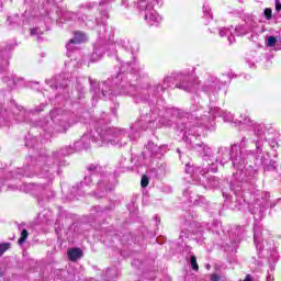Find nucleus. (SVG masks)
I'll use <instances>...</instances> for the list:
<instances>
[{
    "label": "nucleus",
    "instance_id": "obj_1",
    "mask_svg": "<svg viewBox=\"0 0 281 281\" xmlns=\"http://www.w3.org/2000/svg\"><path fill=\"white\" fill-rule=\"evenodd\" d=\"M138 128L146 131V128H157L155 121H149V126H144V121H138L131 127V132H126V130H122L120 127H100L97 126L94 131L85 134L79 140L74 144V147H66L60 150V155L64 157L67 155H71L77 150H82L83 148H88L91 144V140L94 142L98 146H117L122 148V146H126L130 142H137L139 137ZM75 148V149H74Z\"/></svg>",
    "mask_w": 281,
    "mask_h": 281
},
{
    "label": "nucleus",
    "instance_id": "obj_2",
    "mask_svg": "<svg viewBox=\"0 0 281 281\" xmlns=\"http://www.w3.org/2000/svg\"><path fill=\"white\" fill-rule=\"evenodd\" d=\"M229 159H232L233 167L237 170L233 175L235 180L231 184V190L238 196V192L243 190L241 183L248 182L251 177H256V169H254V166L248 165L249 161L247 160L251 159V154L245 150L243 142L240 145H233L231 150L227 149V147L218 149L216 161H220L222 166H225Z\"/></svg>",
    "mask_w": 281,
    "mask_h": 281
},
{
    "label": "nucleus",
    "instance_id": "obj_3",
    "mask_svg": "<svg viewBox=\"0 0 281 281\" xmlns=\"http://www.w3.org/2000/svg\"><path fill=\"white\" fill-rule=\"evenodd\" d=\"M238 122L249 128H254L256 137L250 140L244 137L241 139V146H244L246 153L250 154L251 159H258V157L262 155V146H265L267 139L265 136V124L256 123L249 115H247V113L240 114Z\"/></svg>",
    "mask_w": 281,
    "mask_h": 281
},
{
    "label": "nucleus",
    "instance_id": "obj_4",
    "mask_svg": "<svg viewBox=\"0 0 281 281\" xmlns=\"http://www.w3.org/2000/svg\"><path fill=\"white\" fill-rule=\"evenodd\" d=\"M179 130L181 131V133H183L182 139L183 142H186V144H188L189 148H193V150H196V153L203 155L204 160L206 161V166H211L210 169H207V167H204L202 170H209V172H216V170H218V166L212 162V159H205V157H212V148L205 145V143H201L199 140V137H201V135L196 134L199 133L198 127L193 126L191 128H187L186 126L181 125L179 126Z\"/></svg>",
    "mask_w": 281,
    "mask_h": 281
},
{
    "label": "nucleus",
    "instance_id": "obj_5",
    "mask_svg": "<svg viewBox=\"0 0 281 281\" xmlns=\"http://www.w3.org/2000/svg\"><path fill=\"white\" fill-rule=\"evenodd\" d=\"M74 114H69L61 109H55L50 111L49 117L42 124V128L46 134V138L52 137L54 133H66L67 128L76 124V121H71Z\"/></svg>",
    "mask_w": 281,
    "mask_h": 281
},
{
    "label": "nucleus",
    "instance_id": "obj_6",
    "mask_svg": "<svg viewBox=\"0 0 281 281\" xmlns=\"http://www.w3.org/2000/svg\"><path fill=\"white\" fill-rule=\"evenodd\" d=\"M210 170L201 169L199 166L186 165V175L189 176V183L193 181V183L199 184L201 183L204 188H218V179L214 177L205 179V175H207Z\"/></svg>",
    "mask_w": 281,
    "mask_h": 281
},
{
    "label": "nucleus",
    "instance_id": "obj_7",
    "mask_svg": "<svg viewBox=\"0 0 281 281\" xmlns=\"http://www.w3.org/2000/svg\"><path fill=\"white\" fill-rule=\"evenodd\" d=\"M215 117H223L224 122H234L235 124H240V122H238L240 116L234 121V114H232V112L223 111L220 108H214L211 109L207 114L201 115L200 125L210 128V122H213Z\"/></svg>",
    "mask_w": 281,
    "mask_h": 281
},
{
    "label": "nucleus",
    "instance_id": "obj_8",
    "mask_svg": "<svg viewBox=\"0 0 281 281\" xmlns=\"http://www.w3.org/2000/svg\"><path fill=\"white\" fill-rule=\"evenodd\" d=\"M165 153H168V145H155V143L149 142L146 145L145 151H143V155L145 157H151V158H156V159H161L162 155Z\"/></svg>",
    "mask_w": 281,
    "mask_h": 281
},
{
    "label": "nucleus",
    "instance_id": "obj_9",
    "mask_svg": "<svg viewBox=\"0 0 281 281\" xmlns=\"http://www.w3.org/2000/svg\"><path fill=\"white\" fill-rule=\"evenodd\" d=\"M260 159V164L265 166V170H276L279 175H281L280 168L281 166L278 165V161L276 160H268L267 157L262 156V154L259 155V157L256 158H249L248 161H258Z\"/></svg>",
    "mask_w": 281,
    "mask_h": 281
},
{
    "label": "nucleus",
    "instance_id": "obj_10",
    "mask_svg": "<svg viewBox=\"0 0 281 281\" xmlns=\"http://www.w3.org/2000/svg\"><path fill=\"white\" fill-rule=\"evenodd\" d=\"M92 181H93V178L91 176H86L83 181L77 184V187L72 188V192H75L79 196H82L85 192H89V188H91Z\"/></svg>",
    "mask_w": 281,
    "mask_h": 281
},
{
    "label": "nucleus",
    "instance_id": "obj_11",
    "mask_svg": "<svg viewBox=\"0 0 281 281\" xmlns=\"http://www.w3.org/2000/svg\"><path fill=\"white\" fill-rule=\"evenodd\" d=\"M47 164H52V157H40L37 160L36 170H41L40 177H49L47 172H49V166Z\"/></svg>",
    "mask_w": 281,
    "mask_h": 281
},
{
    "label": "nucleus",
    "instance_id": "obj_12",
    "mask_svg": "<svg viewBox=\"0 0 281 281\" xmlns=\"http://www.w3.org/2000/svg\"><path fill=\"white\" fill-rule=\"evenodd\" d=\"M183 196L189 201V203H192L193 205H201L205 201L203 195H199L193 191H189V189L183 191Z\"/></svg>",
    "mask_w": 281,
    "mask_h": 281
},
{
    "label": "nucleus",
    "instance_id": "obj_13",
    "mask_svg": "<svg viewBox=\"0 0 281 281\" xmlns=\"http://www.w3.org/2000/svg\"><path fill=\"white\" fill-rule=\"evenodd\" d=\"M271 196V194L269 192H261V200L263 201V203H266V205L268 207H277L278 210H281V199L271 202L269 205V198Z\"/></svg>",
    "mask_w": 281,
    "mask_h": 281
},
{
    "label": "nucleus",
    "instance_id": "obj_14",
    "mask_svg": "<svg viewBox=\"0 0 281 281\" xmlns=\"http://www.w3.org/2000/svg\"><path fill=\"white\" fill-rule=\"evenodd\" d=\"M262 233L255 228L254 240L257 248V251H265V244H262Z\"/></svg>",
    "mask_w": 281,
    "mask_h": 281
},
{
    "label": "nucleus",
    "instance_id": "obj_15",
    "mask_svg": "<svg viewBox=\"0 0 281 281\" xmlns=\"http://www.w3.org/2000/svg\"><path fill=\"white\" fill-rule=\"evenodd\" d=\"M75 37L69 40L68 45H80L85 43V33L82 31H75Z\"/></svg>",
    "mask_w": 281,
    "mask_h": 281
},
{
    "label": "nucleus",
    "instance_id": "obj_16",
    "mask_svg": "<svg viewBox=\"0 0 281 281\" xmlns=\"http://www.w3.org/2000/svg\"><path fill=\"white\" fill-rule=\"evenodd\" d=\"M99 190L102 191V194H99V196H104L105 192H111L113 190L114 186L109 183V180H101L98 182Z\"/></svg>",
    "mask_w": 281,
    "mask_h": 281
},
{
    "label": "nucleus",
    "instance_id": "obj_17",
    "mask_svg": "<svg viewBox=\"0 0 281 281\" xmlns=\"http://www.w3.org/2000/svg\"><path fill=\"white\" fill-rule=\"evenodd\" d=\"M68 258L72 262H76V260H79V258H82V249L80 248H71L68 250Z\"/></svg>",
    "mask_w": 281,
    "mask_h": 281
},
{
    "label": "nucleus",
    "instance_id": "obj_18",
    "mask_svg": "<svg viewBox=\"0 0 281 281\" xmlns=\"http://www.w3.org/2000/svg\"><path fill=\"white\" fill-rule=\"evenodd\" d=\"M3 82H7L8 87H10V89H13L14 87H19L21 80L15 81L14 79H10V77H7L3 79Z\"/></svg>",
    "mask_w": 281,
    "mask_h": 281
},
{
    "label": "nucleus",
    "instance_id": "obj_19",
    "mask_svg": "<svg viewBox=\"0 0 281 281\" xmlns=\"http://www.w3.org/2000/svg\"><path fill=\"white\" fill-rule=\"evenodd\" d=\"M27 236H29L27 229H23L21 233V237L18 240V244L19 245L25 244V241L27 240Z\"/></svg>",
    "mask_w": 281,
    "mask_h": 281
},
{
    "label": "nucleus",
    "instance_id": "obj_20",
    "mask_svg": "<svg viewBox=\"0 0 281 281\" xmlns=\"http://www.w3.org/2000/svg\"><path fill=\"white\" fill-rule=\"evenodd\" d=\"M263 14L267 21H271L273 19V11L271 10V8L265 9Z\"/></svg>",
    "mask_w": 281,
    "mask_h": 281
},
{
    "label": "nucleus",
    "instance_id": "obj_21",
    "mask_svg": "<svg viewBox=\"0 0 281 281\" xmlns=\"http://www.w3.org/2000/svg\"><path fill=\"white\" fill-rule=\"evenodd\" d=\"M105 276L108 278H117V270L115 268L108 269Z\"/></svg>",
    "mask_w": 281,
    "mask_h": 281
},
{
    "label": "nucleus",
    "instance_id": "obj_22",
    "mask_svg": "<svg viewBox=\"0 0 281 281\" xmlns=\"http://www.w3.org/2000/svg\"><path fill=\"white\" fill-rule=\"evenodd\" d=\"M190 261H191V269H193V271H199V263H196V257L191 256Z\"/></svg>",
    "mask_w": 281,
    "mask_h": 281
},
{
    "label": "nucleus",
    "instance_id": "obj_23",
    "mask_svg": "<svg viewBox=\"0 0 281 281\" xmlns=\"http://www.w3.org/2000/svg\"><path fill=\"white\" fill-rule=\"evenodd\" d=\"M8 249H10V243L0 244V256H3Z\"/></svg>",
    "mask_w": 281,
    "mask_h": 281
},
{
    "label": "nucleus",
    "instance_id": "obj_24",
    "mask_svg": "<svg viewBox=\"0 0 281 281\" xmlns=\"http://www.w3.org/2000/svg\"><path fill=\"white\" fill-rule=\"evenodd\" d=\"M277 43H278V40L274 36H269L268 37L269 47H274Z\"/></svg>",
    "mask_w": 281,
    "mask_h": 281
},
{
    "label": "nucleus",
    "instance_id": "obj_25",
    "mask_svg": "<svg viewBox=\"0 0 281 281\" xmlns=\"http://www.w3.org/2000/svg\"><path fill=\"white\" fill-rule=\"evenodd\" d=\"M190 87H192V83H189V86H187L186 83H180L178 86L179 89H183L184 91H192Z\"/></svg>",
    "mask_w": 281,
    "mask_h": 281
},
{
    "label": "nucleus",
    "instance_id": "obj_26",
    "mask_svg": "<svg viewBox=\"0 0 281 281\" xmlns=\"http://www.w3.org/2000/svg\"><path fill=\"white\" fill-rule=\"evenodd\" d=\"M140 186H142V188H147L148 187V177L147 176L142 177Z\"/></svg>",
    "mask_w": 281,
    "mask_h": 281
},
{
    "label": "nucleus",
    "instance_id": "obj_27",
    "mask_svg": "<svg viewBox=\"0 0 281 281\" xmlns=\"http://www.w3.org/2000/svg\"><path fill=\"white\" fill-rule=\"evenodd\" d=\"M148 19L149 21H157V15H155L154 13H150L149 15L146 14L145 20L148 21Z\"/></svg>",
    "mask_w": 281,
    "mask_h": 281
},
{
    "label": "nucleus",
    "instance_id": "obj_28",
    "mask_svg": "<svg viewBox=\"0 0 281 281\" xmlns=\"http://www.w3.org/2000/svg\"><path fill=\"white\" fill-rule=\"evenodd\" d=\"M267 281H273V268H271V270L268 271Z\"/></svg>",
    "mask_w": 281,
    "mask_h": 281
},
{
    "label": "nucleus",
    "instance_id": "obj_29",
    "mask_svg": "<svg viewBox=\"0 0 281 281\" xmlns=\"http://www.w3.org/2000/svg\"><path fill=\"white\" fill-rule=\"evenodd\" d=\"M159 122L162 126H172V123L170 121H166V119H161Z\"/></svg>",
    "mask_w": 281,
    "mask_h": 281
},
{
    "label": "nucleus",
    "instance_id": "obj_30",
    "mask_svg": "<svg viewBox=\"0 0 281 281\" xmlns=\"http://www.w3.org/2000/svg\"><path fill=\"white\" fill-rule=\"evenodd\" d=\"M276 10H277V12H280V11H281V3H280V0H276Z\"/></svg>",
    "mask_w": 281,
    "mask_h": 281
},
{
    "label": "nucleus",
    "instance_id": "obj_31",
    "mask_svg": "<svg viewBox=\"0 0 281 281\" xmlns=\"http://www.w3.org/2000/svg\"><path fill=\"white\" fill-rule=\"evenodd\" d=\"M211 281H221V277H218V274H212Z\"/></svg>",
    "mask_w": 281,
    "mask_h": 281
},
{
    "label": "nucleus",
    "instance_id": "obj_32",
    "mask_svg": "<svg viewBox=\"0 0 281 281\" xmlns=\"http://www.w3.org/2000/svg\"><path fill=\"white\" fill-rule=\"evenodd\" d=\"M101 94L103 98H106L108 95H111V93L104 89H102Z\"/></svg>",
    "mask_w": 281,
    "mask_h": 281
},
{
    "label": "nucleus",
    "instance_id": "obj_33",
    "mask_svg": "<svg viewBox=\"0 0 281 281\" xmlns=\"http://www.w3.org/2000/svg\"><path fill=\"white\" fill-rule=\"evenodd\" d=\"M88 170H90V171L98 170V167L91 165V166L88 167Z\"/></svg>",
    "mask_w": 281,
    "mask_h": 281
},
{
    "label": "nucleus",
    "instance_id": "obj_34",
    "mask_svg": "<svg viewBox=\"0 0 281 281\" xmlns=\"http://www.w3.org/2000/svg\"><path fill=\"white\" fill-rule=\"evenodd\" d=\"M37 30H38V29H32V30H31L32 36L36 35Z\"/></svg>",
    "mask_w": 281,
    "mask_h": 281
},
{
    "label": "nucleus",
    "instance_id": "obj_35",
    "mask_svg": "<svg viewBox=\"0 0 281 281\" xmlns=\"http://www.w3.org/2000/svg\"><path fill=\"white\" fill-rule=\"evenodd\" d=\"M93 91H94V94L98 95V93L100 92V89L94 88Z\"/></svg>",
    "mask_w": 281,
    "mask_h": 281
},
{
    "label": "nucleus",
    "instance_id": "obj_36",
    "mask_svg": "<svg viewBox=\"0 0 281 281\" xmlns=\"http://www.w3.org/2000/svg\"><path fill=\"white\" fill-rule=\"evenodd\" d=\"M241 78H247V74L243 72L239 75Z\"/></svg>",
    "mask_w": 281,
    "mask_h": 281
},
{
    "label": "nucleus",
    "instance_id": "obj_37",
    "mask_svg": "<svg viewBox=\"0 0 281 281\" xmlns=\"http://www.w3.org/2000/svg\"><path fill=\"white\" fill-rule=\"evenodd\" d=\"M257 201L259 202V205H262V202H260V199H259V198H257Z\"/></svg>",
    "mask_w": 281,
    "mask_h": 281
},
{
    "label": "nucleus",
    "instance_id": "obj_38",
    "mask_svg": "<svg viewBox=\"0 0 281 281\" xmlns=\"http://www.w3.org/2000/svg\"><path fill=\"white\" fill-rule=\"evenodd\" d=\"M0 278H3V271L0 270Z\"/></svg>",
    "mask_w": 281,
    "mask_h": 281
},
{
    "label": "nucleus",
    "instance_id": "obj_39",
    "mask_svg": "<svg viewBox=\"0 0 281 281\" xmlns=\"http://www.w3.org/2000/svg\"><path fill=\"white\" fill-rule=\"evenodd\" d=\"M90 85H91V87L93 88V85H95V82H93V81H90Z\"/></svg>",
    "mask_w": 281,
    "mask_h": 281
},
{
    "label": "nucleus",
    "instance_id": "obj_40",
    "mask_svg": "<svg viewBox=\"0 0 281 281\" xmlns=\"http://www.w3.org/2000/svg\"><path fill=\"white\" fill-rule=\"evenodd\" d=\"M183 236H184V235H183V232H182V233L180 234V238H183Z\"/></svg>",
    "mask_w": 281,
    "mask_h": 281
},
{
    "label": "nucleus",
    "instance_id": "obj_41",
    "mask_svg": "<svg viewBox=\"0 0 281 281\" xmlns=\"http://www.w3.org/2000/svg\"><path fill=\"white\" fill-rule=\"evenodd\" d=\"M234 72H227V76H232Z\"/></svg>",
    "mask_w": 281,
    "mask_h": 281
},
{
    "label": "nucleus",
    "instance_id": "obj_42",
    "mask_svg": "<svg viewBox=\"0 0 281 281\" xmlns=\"http://www.w3.org/2000/svg\"><path fill=\"white\" fill-rule=\"evenodd\" d=\"M98 124H102V120H100V121L98 122Z\"/></svg>",
    "mask_w": 281,
    "mask_h": 281
},
{
    "label": "nucleus",
    "instance_id": "obj_43",
    "mask_svg": "<svg viewBox=\"0 0 281 281\" xmlns=\"http://www.w3.org/2000/svg\"><path fill=\"white\" fill-rule=\"evenodd\" d=\"M223 196H226V198H227V194L223 193Z\"/></svg>",
    "mask_w": 281,
    "mask_h": 281
},
{
    "label": "nucleus",
    "instance_id": "obj_44",
    "mask_svg": "<svg viewBox=\"0 0 281 281\" xmlns=\"http://www.w3.org/2000/svg\"><path fill=\"white\" fill-rule=\"evenodd\" d=\"M280 172H281V167H280Z\"/></svg>",
    "mask_w": 281,
    "mask_h": 281
}]
</instances>
